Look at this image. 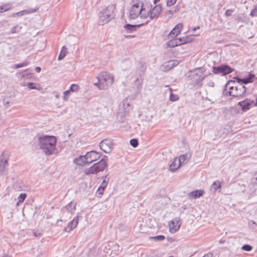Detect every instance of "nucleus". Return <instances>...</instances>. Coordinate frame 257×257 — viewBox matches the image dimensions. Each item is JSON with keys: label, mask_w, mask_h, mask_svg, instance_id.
Listing matches in <instances>:
<instances>
[{"label": "nucleus", "mask_w": 257, "mask_h": 257, "mask_svg": "<svg viewBox=\"0 0 257 257\" xmlns=\"http://www.w3.org/2000/svg\"><path fill=\"white\" fill-rule=\"evenodd\" d=\"M246 92V87L242 84L235 81H228L225 86L223 93L226 96L234 97L242 96Z\"/></svg>", "instance_id": "2"}, {"label": "nucleus", "mask_w": 257, "mask_h": 257, "mask_svg": "<svg viewBox=\"0 0 257 257\" xmlns=\"http://www.w3.org/2000/svg\"><path fill=\"white\" fill-rule=\"evenodd\" d=\"M254 179H255V181H253V182L257 184V172L254 174Z\"/></svg>", "instance_id": "51"}, {"label": "nucleus", "mask_w": 257, "mask_h": 257, "mask_svg": "<svg viewBox=\"0 0 257 257\" xmlns=\"http://www.w3.org/2000/svg\"><path fill=\"white\" fill-rule=\"evenodd\" d=\"M176 2V0H167V5L168 6H173Z\"/></svg>", "instance_id": "47"}, {"label": "nucleus", "mask_w": 257, "mask_h": 257, "mask_svg": "<svg viewBox=\"0 0 257 257\" xmlns=\"http://www.w3.org/2000/svg\"><path fill=\"white\" fill-rule=\"evenodd\" d=\"M11 8V5L9 4H7L0 6V13L4 12L9 10Z\"/></svg>", "instance_id": "35"}, {"label": "nucleus", "mask_w": 257, "mask_h": 257, "mask_svg": "<svg viewBox=\"0 0 257 257\" xmlns=\"http://www.w3.org/2000/svg\"><path fill=\"white\" fill-rule=\"evenodd\" d=\"M143 83V78L140 76L139 78H137L134 82V85L136 87V92L140 93L142 88V84Z\"/></svg>", "instance_id": "18"}, {"label": "nucleus", "mask_w": 257, "mask_h": 257, "mask_svg": "<svg viewBox=\"0 0 257 257\" xmlns=\"http://www.w3.org/2000/svg\"><path fill=\"white\" fill-rule=\"evenodd\" d=\"M26 194L25 193H22L20 194L18 197V202L17 205H18L20 203H22L26 198Z\"/></svg>", "instance_id": "37"}, {"label": "nucleus", "mask_w": 257, "mask_h": 257, "mask_svg": "<svg viewBox=\"0 0 257 257\" xmlns=\"http://www.w3.org/2000/svg\"><path fill=\"white\" fill-rule=\"evenodd\" d=\"M107 157L105 156L99 162L94 164L92 166L85 169L84 171L85 174L86 175L97 174L100 172L104 171L107 166Z\"/></svg>", "instance_id": "6"}, {"label": "nucleus", "mask_w": 257, "mask_h": 257, "mask_svg": "<svg viewBox=\"0 0 257 257\" xmlns=\"http://www.w3.org/2000/svg\"><path fill=\"white\" fill-rule=\"evenodd\" d=\"M253 103V100L246 99L243 101L239 102L238 103V105L241 107L243 111H245L248 110L250 108V105H251Z\"/></svg>", "instance_id": "14"}, {"label": "nucleus", "mask_w": 257, "mask_h": 257, "mask_svg": "<svg viewBox=\"0 0 257 257\" xmlns=\"http://www.w3.org/2000/svg\"><path fill=\"white\" fill-rule=\"evenodd\" d=\"M3 257H11L8 255H5Z\"/></svg>", "instance_id": "60"}, {"label": "nucleus", "mask_w": 257, "mask_h": 257, "mask_svg": "<svg viewBox=\"0 0 257 257\" xmlns=\"http://www.w3.org/2000/svg\"><path fill=\"white\" fill-rule=\"evenodd\" d=\"M112 142L110 139H105L100 143V149L105 153H109L112 149Z\"/></svg>", "instance_id": "11"}, {"label": "nucleus", "mask_w": 257, "mask_h": 257, "mask_svg": "<svg viewBox=\"0 0 257 257\" xmlns=\"http://www.w3.org/2000/svg\"><path fill=\"white\" fill-rule=\"evenodd\" d=\"M125 37L126 38H131V37H134L135 36H134V35H126V36H125Z\"/></svg>", "instance_id": "55"}, {"label": "nucleus", "mask_w": 257, "mask_h": 257, "mask_svg": "<svg viewBox=\"0 0 257 257\" xmlns=\"http://www.w3.org/2000/svg\"><path fill=\"white\" fill-rule=\"evenodd\" d=\"M181 164L177 158L172 160L171 163L170 165V170L172 172L176 171L180 166Z\"/></svg>", "instance_id": "23"}, {"label": "nucleus", "mask_w": 257, "mask_h": 257, "mask_svg": "<svg viewBox=\"0 0 257 257\" xmlns=\"http://www.w3.org/2000/svg\"><path fill=\"white\" fill-rule=\"evenodd\" d=\"M254 77V75L252 74H249L248 76L247 77L248 80H250V82H252V79Z\"/></svg>", "instance_id": "48"}, {"label": "nucleus", "mask_w": 257, "mask_h": 257, "mask_svg": "<svg viewBox=\"0 0 257 257\" xmlns=\"http://www.w3.org/2000/svg\"><path fill=\"white\" fill-rule=\"evenodd\" d=\"M78 216L75 217L68 224L67 226L65 227L64 231L66 232H69L75 228L78 223Z\"/></svg>", "instance_id": "16"}, {"label": "nucleus", "mask_w": 257, "mask_h": 257, "mask_svg": "<svg viewBox=\"0 0 257 257\" xmlns=\"http://www.w3.org/2000/svg\"><path fill=\"white\" fill-rule=\"evenodd\" d=\"M203 257H213V255L212 253H208L204 255Z\"/></svg>", "instance_id": "50"}, {"label": "nucleus", "mask_w": 257, "mask_h": 257, "mask_svg": "<svg viewBox=\"0 0 257 257\" xmlns=\"http://www.w3.org/2000/svg\"><path fill=\"white\" fill-rule=\"evenodd\" d=\"M79 86L78 85L76 84H72L71 85L70 89L69 90L70 92H77L79 89Z\"/></svg>", "instance_id": "36"}, {"label": "nucleus", "mask_w": 257, "mask_h": 257, "mask_svg": "<svg viewBox=\"0 0 257 257\" xmlns=\"http://www.w3.org/2000/svg\"><path fill=\"white\" fill-rule=\"evenodd\" d=\"M237 82L240 83L243 85V84H247L250 83V80L247 79V78H245L243 79L237 78Z\"/></svg>", "instance_id": "39"}, {"label": "nucleus", "mask_w": 257, "mask_h": 257, "mask_svg": "<svg viewBox=\"0 0 257 257\" xmlns=\"http://www.w3.org/2000/svg\"><path fill=\"white\" fill-rule=\"evenodd\" d=\"M191 157V153H186L185 154L180 155L178 160L180 164H186L189 160Z\"/></svg>", "instance_id": "24"}, {"label": "nucleus", "mask_w": 257, "mask_h": 257, "mask_svg": "<svg viewBox=\"0 0 257 257\" xmlns=\"http://www.w3.org/2000/svg\"><path fill=\"white\" fill-rule=\"evenodd\" d=\"M221 184L220 181L217 180L214 181L211 185V190H213L214 193H215L218 189L221 188Z\"/></svg>", "instance_id": "29"}, {"label": "nucleus", "mask_w": 257, "mask_h": 257, "mask_svg": "<svg viewBox=\"0 0 257 257\" xmlns=\"http://www.w3.org/2000/svg\"><path fill=\"white\" fill-rule=\"evenodd\" d=\"M166 15L169 17L171 18L173 15V12L171 10H168L167 13Z\"/></svg>", "instance_id": "49"}, {"label": "nucleus", "mask_w": 257, "mask_h": 257, "mask_svg": "<svg viewBox=\"0 0 257 257\" xmlns=\"http://www.w3.org/2000/svg\"><path fill=\"white\" fill-rule=\"evenodd\" d=\"M130 11L128 17L130 19H136L140 16L142 19H147L148 14L146 13V9L143 8V3L142 1H139L135 3L134 2Z\"/></svg>", "instance_id": "3"}, {"label": "nucleus", "mask_w": 257, "mask_h": 257, "mask_svg": "<svg viewBox=\"0 0 257 257\" xmlns=\"http://www.w3.org/2000/svg\"><path fill=\"white\" fill-rule=\"evenodd\" d=\"M232 69L229 66L226 65H222L218 67H213V72L214 74L225 75L231 73Z\"/></svg>", "instance_id": "9"}, {"label": "nucleus", "mask_w": 257, "mask_h": 257, "mask_svg": "<svg viewBox=\"0 0 257 257\" xmlns=\"http://www.w3.org/2000/svg\"><path fill=\"white\" fill-rule=\"evenodd\" d=\"M162 11V8L160 5H158L154 7L153 9L147 11V14H148V17L147 19L149 20L146 21V23H148L150 20L157 18L160 15Z\"/></svg>", "instance_id": "8"}, {"label": "nucleus", "mask_w": 257, "mask_h": 257, "mask_svg": "<svg viewBox=\"0 0 257 257\" xmlns=\"http://www.w3.org/2000/svg\"><path fill=\"white\" fill-rule=\"evenodd\" d=\"M234 10L232 9H228L225 12V15L226 17H229L232 15V14L233 13Z\"/></svg>", "instance_id": "46"}, {"label": "nucleus", "mask_w": 257, "mask_h": 257, "mask_svg": "<svg viewBox=\"0 0 257 257\" xmlns=\"http://www.w3.org/2000/svg\"><path fill=\"white\" fill-rule=\"evenodd\" d=\"M198 29H199V26H198V27H197L194 28L193 29V31H195L196 30Z\"/></svg>", "instance_id": "58"}, {"label": "nucleus", "mask_w": 257, "mask_h": 257, "mask_svg": "<svg viewBox=\"0 0 257 257\" xmlns=\"http://www.w3.org/2000/svg\"><path fill=\"white\" fill-rule=\"evenodd\" d=\"M35 11V10H23V11H20V12H17V13H13L12 14V16L13 17H16V16L20 17V16H23V15H25L33 13Z\"/></svg>", "instance_id": "26"}, {"label": "nucleus", "mask_w": 257, "mask_h": 257, "mask_svg": "<svg viewBox=\"0 0 257 257\" xmlns=\"http://www.w3.org/2000/svg\"><path fill=\"white\" fill-rule=\"evenodd\" d=\"M182 28L183 25L182 24H177L170 32L169 36L170 37H176L180 33Z\"/></svg>", "instance_id": "20"}, {"label": "nucleus", "mask_w": 257, "mask_h": 257, "mask_svg": "<svg viewBox=\"0 0 257 257\" xmlns=\"http://www.w3.org/2000/svg\"><path fill=\"white\" fill-rule=\"evenodd\" d=\"M150 239H154L155 240H162L165 239V236L162 235H160L155 236H151L150 237Z\"/></svg>", "instance_id": "42"}, {"label": "nucleus", "mask_w": 257, "mask_h": 257, "mask_svg": "<svg viewBox=\"0 0 257 257\" xmlns=\"http://www.w3.org/2000/svg\"><path fill=\"white\" fill-rule=\"evenodd\" d=\"M57 138L55 136L44 135L38 138L39 148L46 155H51L56 150Z\"/></svg>", "instance_id": "1"}, {"label": "nucleus", "mask_w": 257, "mask_h": 257, "mask_svg": "<svg viewBox=\"0 0 257 257\" xmlns=\"http://www.w3.org/2000/svg\"><path fill=\"white\" fill-rule=\"evenodd\" d=\"M41 68L39 66H37L35 68V71L38 73H39L41 71Z\"/></svg>", "instance_id": "52"}, {"label": "nucleus", "mask_w": 257, "mask_h": 257, "mask_svg": "<svg viewBox=\"0 0 257 257\" xmlns=\"http://www.w3.org/2000/svg\"><path fill=\"white\" fill-rule=\"evenodd\" d=\"M180 227V223L179 218H176L169 223V228L171 232L175 233Z\"/></svg>", "instance_id": "13"}, {"label": "nucleus", "mask_w": 257, "mask_h": 257, "mask_svg": "<svg viewBox=\"0 0 257 257\" xmlns=\"http://www.w3.org/2000/svg\"><path fill=\"white\" fill-rule=\"evenodd\" d=\"M204 194V191L202 190H197L190 192L188 196L190 199L197 198L202 196Z\"/></svg>", "instance_id": "22"}, {"label": "nucleus", "mask_w": 257, "mask_h": 257, "mask_svg": "<svg viewBox=\"0 0 257 257\" xmlns=\"http://www.w3.org/2000/svg\"><path fill=\"white\" fill-rule=\"evenodd\" d=\"M205 70L201 68H198L191 70L188 72V77L190 79L194 80L196 83L201 82L206 75L204 74Z\"/></svg>", "instance_id": "7"}, {"label": "nucleus", "mask_w": 257, "mask_h": 257, "mask_svg": "<svg viewBox=\"0 0 257 257\" xmlns=\"http://www.w3.org/2000/svg\"><path fill=\"white\" fill-rule=\"evenodd\" d=\"M27 86L30 89H36L38 90L41 89V87L39 84H35L33 82H29L27 84Z\"/></svg>", "instance_id": "32"}, {"label": "nucleus", "mask_w": 257, "mask_h": 257, "mask_svg": "<svg viewBox=\"0 0 257 257\" xmlns=\"http://www.w3.org/2000/svg\"><path fill=\"white\" fill-rule=\"evenodd\" d=\"M167 46L170 48H173L177 46H179L180 44L178 42L177 38L170 40L167 42Z\"/></svg>", "instance_id": "28"}, {"label": "nucleus", "mask_w": 257, "mask_h": 257, "mask_svg": "<svg viewBox=\"0 0 257 257\" xmlns=\"http://www.w3.org/2000/svg\"><path fill=\"white\" fill-rule=\"evenodd\" d=\"M177 39L178 40V42L180 44V45L186 44L191 41L190 38L189 36H185L184 37Z\"/></svg>", "instance_id": "31"}, {"label": "nucleus", "mask_w": 257, "mask_h": 257, "mask_svg": "<svg viewBox=\"0 0 257 257\" xmlns=\"http://www.w3.org/2000/svg\"><path fill=\"white\" fill-rule=\"evenodd\" d=\"M130 145L134 148H136L138 146V141L136 139H132L130 140Z\"/></svg>", "instance_id": "41"}, {"label": "nucleus", "mask_w": 257, "mask_h": 257, "mask_svg": "<svg viewBox=\"0 0 257 257\" xmlns=\"http://www.w3.org/2000/svg\"><path fill=\"white\" fill-rule=\"evenodd\" d=\"M70 92H71L69 91V90H67L66 91H65L63 92V94H64V96L63 97V100L67 101L68 100V97H69V96L70 95Z\"/></svg>", "instance_id": "43"}, {"label": "nucleus", "mask_w": 257, "mask_h": 257, "mask_svg": "<svg viewBox=\"0 0 257 257\" xmlns=\"http://www.w3.org/2000/svg\"><path fill=\"white\" fill-rule=\"evenodd\" d=\"M74 163L77 165L81 166H84L85 164H88L85 155H81L75 158L74 160Z\"/></svg>", "instance_id": "19"}, {"label": "nucleus", "mask_w": 257, "mask_h": 257, "mask_svg": "<svg viewBox=\"0 0 257 257\" xmlns=\"http://www.w3.org/2000/svg\"><path fill=\"white\" fill-rule=\"evenodd\" d=\"M30 64L28 61H25L20 64H18L15 65V68H19L27 66Z\"/></svg>", "instance_id": "40"}, {"label": "nucleus", "mask_w": 257, "mask_h": 257, "mask_svg": "<svg viewBox=\"0 0 257 257\" xmlns=\"http://www.w3.org/2000/svg\"><path fill=\"white\" fill-rule=\"evenodd\" d=\"M115 10V6L114 5H110L102 10L99 13L100 24L103 25L113 19Z\"/></svg>", "instance_id": "5"}, {"label": "nucleus", "mask_w": 257, "mask_h": 257, "mask_svg": "<svg viewBox=\"0 0 257 257\" xmlns=\"http://www.w3.org/2000/svg\"><path fill=\"white\" fill-rule=\"evenodd\" d=\"M182 208H183L184 210H185L187 209V206L185 205H184L182 206Z\"/></svg>", "instance_id": "56"}, {"label": "nucleus", "mask_w": 257, "mask_h": 257, "mask_svg": "<svg viewBox=\"0 0 257 257\" xmlns=\"http://www.w3.org/2000/svg\"><path fill=\"white\" fill-rule=\"evenodd\" d=\"M224 242V240H220V242L221 243H223Z\"/></svg>", "instance_id": "59"}, {"label": "nucleus", "mask_w": 257, "mask_h": 257, "mask_svg": "<svg viewBox=\"0 0 257 257\" xmlns=\"http://www.w3.org/2000/svg\"><path fill=\"white\" fill-rule=\"evenodd\" d=\"M4 105L5 106H7L9 104V101H6V100H4Z\"/></svg>", "instance_id": "54"}, {"label": "nucleus", "mask_w": 257, "mask_h": 257, "mask_svg": "<svg viewBox=\"0 0 257 257\" xmlns=\"http://www.w3.org/2000/svg\"><path fill=\"white\" fill-rule=\"evenodd\" d=\"M250 15L251 17H257V5L254 9L251 11Z\"/></svg>", "instance_id": "45"}, {"label": "nucleus", "mask_w": 257, "mask_h": 257, "mask_svg": "<svg viewBox=\"0 0 257 257\" xmlns=\"http://www.w3.org/2000/svg\"><path fill=\"white\" fill-rule=\"evenodd\" d=\"M252 247L251 245L249 244H245L242 246L241 249L242 250L249 251L252 249Z\"/></svg>", "instance_id": "44"}, {"label": "nucleus", "mask_w": 257, "mask_h": 257, "mask_svg": "<svg viewBox=\"0 0 257 257\" xmlns=\"http://www.w3.org/2000/svg\"><path fill=\"white\" fill-rule=\"evenodd\" d=\"M85 156L88 164H90L100 158V155L95 151L87 152Z\"/></svg>", "instance_id": "12"}, {"label": "nucleus", "mask_w": 257, "mask_h": 257, "mask_svg": "<svg viewBox=\"0 0 257 257\" xmlns=\"http://www.w3.org/2000/svg\"><path fill=\"white\" fill-rule=\"evenodd\" d=\"M207 86L208 88L206 90V91L207 92L208 91L209 92L210 96L213 95V92H212V90L211 89L214 86V83L213 81H210L207 84Z\"/></svg>", "instance_id": "33"}, {"label": "nucleus", "mask_w": 257, "mask_h": 257, "mask_svg": "<svg viewBox=\"0 0 257 257\" xmlns=\"http://www.w3.org/2000/svg\"><path fill=\"white\" fill-rule=\"evenodd\" d=\"M171 93L170 95V100L172 101H175L179 99V97L177 95L173 94L172 93V89L170 88Z\"/></svg>", "instance_id": "38"}, {"label": "nucleus", "mask_w": 257, "mask_h": 257, "mask_svg": "<svg viewBox=\"0 0 257 257\" xmlns=\"http://www.w3.org/2000/svg\"><path fill=\"white\" fill-rule=\"evenodd\" d=\"M141 24L140 25H131V24H126L123 26V33H131L136 31V29L137 27L140 26Z\"/></svg>", "instance_id": "17"}, {"label": "nucleus", "mask_w": 257, "mask_h": 257, "mask_svg": "<svg viewBox=\"0 0 257 257\" xmlns=\"http://www.w3.org/2000/svg\"><path fill=\"white\" fill-rule=\"evenodd\" d=\"M59 221H62V220H61V219L58 220V221H57V223H58V222H59Z\"/></svg>", "instance_id": "62"}, {"label": "nucleus", "mask_w": 257, "mask_h": 257, "mask_svg": "<svg viewBox=\"0 0 257 257\" xmlns=\"http://www.w3.org/2000/svg\"><path fill=\"white\" fill-rule=\"evenodd\" d=\"M108 181L105 180L104 179L102 183H101V185L99 187V188L97 189V192H98L99 195H102L103 191L104 190L105 188L106 187L108 184Z\"/></svg>", "instance_id": "27"}, {"label": "nucleus", "mask_w": 257, "mask_h": 257, "mask_svg": "<svg viewBox=\"0 0 257 257\" xmlns=\"http://www.w3.org/2000/svg\"><path fill=\"white\" fill-rule=\"evenodd\" d=\"M67 48L65 46H63L62 47V49L58 56V60H61L65 57V56L66 55L67 53Z\"/></svg>", "instance_id": "30"}, {"label": "nucleus", "mask_w": 257, "mask_h": 257, "mask_svg": "<svg viewBox=\"0 0 257 257\" xmlns=\"http://www.w3.org/2000/svg\"><path fill=\"white\" fill-rule=\"evenodd\" d=\"M76 204L75 202H71L69 204H68L65 208L62 209L64 213H65V210L67 211V213H68L70 215L72 214L73 211L75 209Z\"/></svg>", "instance_id": "21"}, {"label": "nucleus", "mask_w": 257, "mask_h": 257, "mask_svg": "<svg viewBox=\"0 0 257 257\" xmlns=\"http://www.w3.org/2000/svg\"><path fill=\"white\" fill-rule=\"evenodd\" d=\"M97 82H94V85L99 90H106L112 84L114 77L110 74L103 72L97 77Z\"/></svg>", "instance_id": "4"}, {"label": "nucleus", "mask_w": 257, "mask_h": 257, "mask_svg": "<svg viewBox=\"0 0 257 257\" xmlns=\"http://www.w3.org/2000/svg\"><path fill=\"white\" fill-rule=\"evenodd\" d=\"M103 178H106V176H105L104 177H103Z\"/></svg>", "instance_id": "63"}, {"label": "nucleus", "mask_w": 257, "mask_h": 257, "mask_svg": "<svg viewBox=\"0 0 257 257\" xmlns=\"http://www.w3.org/2000/svg\"><path fill=\"white\" fill-rule=\"evenodd\" d=\"M252 224L254 225H256V223H255L254 221L250 220V221L249 222V225H250V226H251Z\"/></svg>", "instance_id": "53"}, {"label": "nucleus", "mask_w": 257, "mask_h": 257, "mask_svg": "<svg viewBox=\"0 0 257 257\" xmlns=\"http://www.w3.org/2000/svg\"><path fill=\"white\" fill-rule=\"evenodd\" d=\"M9 157L5 153L0 156V175H4L7 171Z\"/></svg>", "instance_id": "10"}, {"label": "nucleus", "mask_w": 257, "mask_h": 257, "mask_svg": "<svg viewBox=\"0 0 257 257\" xmlns=\"http://www.w3.org/2000/svg\"><path fill=\"white\" fill-rule=\"evenodd\" d=\"M114 247H117V250L119 251V246L117 244H115L114 245Z\"/></svg>", "instance_id": "57"}, {"label": "nucleus", "mask_w": 257, "mask_h": 257, "mask_svg": "<svg viewBox=\"0 0 257 257\" xmlns=\"http://www.w3.org/2000/svg\"><path fill=\"white\" fill-rule=\"evenodd\" d=\"M178 64L179 61L178 60H172L165 64L164 67L166 68V69L169 70L176 66Z\"/></svg>", "instance_id": "25"}, {"label": "nucleus", "mask_w": 257, "mask_h": 257, "mask_svg": "<svg viewBox=\"0 0 257 257\" xmlns=\"http://www.w3.org/2000/svg\"><path fill=\"white\" fill-rule=\"evenodd\" d=\"M162 206L163 207L165 205V203H163V202H162Z\"/></svg>", "instance_id": "61"}, {"label": "nucleus", "mask_w": 257, "mask_h": 257, "mask_svg": "<svg viewBox=\"0 0 257 257\" xmlns=\"http://www.w3.org/2000/svg\"><path fill=\"white\" fill-rule=\"evenodd\" d=\"M22 28V26L16 25L11 29L10 34H15L20 32Z\"/></svg>", "instance_id": "34"}, {"label": "nucleus", "mask_w": 257, "mask_h": 257, "mask_svg": "<svg viewBox=\"0 0 257 257\" xmlns=\"http://www.w3.org/2000/svg\"><path fill=\"white\" fill-rule=\"evenodd\" d=\"M130 105L127 102L123 101L122 103L119 106L118 114H122V116H125L128 114L130 111Z\"/></svg>", "instance_id": "15"}]
</instances>
